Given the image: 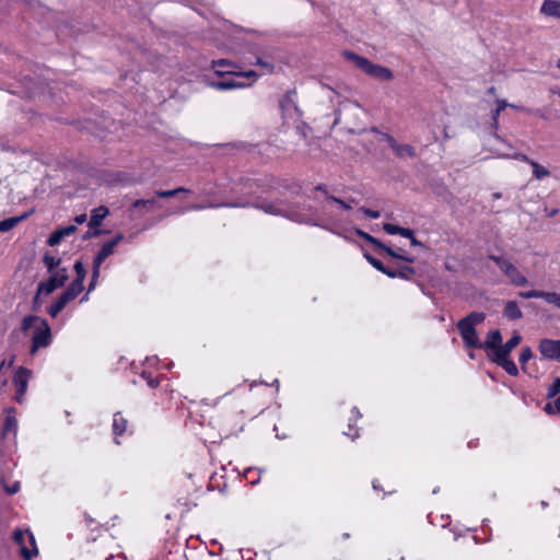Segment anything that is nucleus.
<instances>
[{"instance_id":"nucleus-35","label":"nucleus","mask_w":560,"mask_h":560,"mask_svg":"<svg viewBox=\"0 0 560 560\" xmlns=\"http://www.w3.org/2000/svg\"><path fill=\"white\" fill-rule=\"evenodd\" d=\"M252 63L264 68L266 70V73H271L275 70V66L271 62L266 61L260 57H256L255 61H253Z\"/></svg>"},{"instance_id":"nucleus-13","label":"nucleus","mask_w":560,"mask_h":560,"mask_svg":"<svg viewBox=\"0 0 560 560\" xmlns=\"http://www.w3.org/2000/svg\"><path fill=\"white\" fill-rule=\"evenodd\" d=\"M80 293L68 287V289L52 303L48 308V314L51 317H56L66 305L74 300Z\"/></svg>"},{"instance_id":"nucleus-34","label":"nucleus","mask_w":560,"mask_h":560,"mask_svg":"<svg viewBox=\"0 0 560 560\" xmlns=\"http://www.w3.org/2000/svg\"><path fill=\"white\" fill-rule=\"evenodd\" d=\"M61 259L60 258H55L48 254H46L44 256V264L45 266L47 267L48 271L49 272H52V270L59 266Z\"/></svg>"},{"instance_id":"nucleus-25","label":"nucleus","mask_w":560,"mask_h":560,"mask_svg":"<svg viewBox=\"0 0 560 560\" xmlns=\"http://www.w3.org/2000/svg\"><path fill=\"white\" fill-rule=\"evenodd\" d=\"M127 419L120 413L116 412L113 419V432L115 435H121L127 429Z\"/></svg>"},{"instance_id":"nucleus-17","label":"nucleus","mask_w":560,"mask_h":560,"mask_svg":"<svg viewBox=\"0 0 560 560\" xmlns=\"http://www.w3.org/2000/svg\"><path fill=\"white\" fill-rule=\"evenodd\" d=\"M73 268H74V271H75V278L70 283L69 287L71 289H73L74 291L81 293L82 290H83V282H84L85 276H86V270H85L84 265L80 260H77L74 262Z\"/></svg>"},{"instance_id":"nucleus-5","label":"nucleus","mask_w":560,"mask_h":560,"mask_svg":"<svg viewBox=\"0 0 560 560\" xmlns=\"http://www.w3.org/2000/svg\"><path fill=\"white\" fill-rule=\"evenodd\" d=\"M215 73L218 75H221L222 79L218 81H209L208 85L214 90L218 91H229V90H235V89H244L249 86V83H245L244 81L240 80L238 77L235 75L236 72H226L228 77H223V72L220 70H215Z\"/></svg>"},{"instance_id":"nucleus-55","label":"nucleus","mask_w":560,"mask_h":560,"mask_svg":"<svg viewBox=\"0 0 560 560\" xmlns=\"http://www.w3.org/2000/svg\"><path fill=\"white\" fill-rule=\"evenodd\" d=\"M85 220H86V215L85 214L77 215L75 219H74L75 223H78V224H82L83 222H85Z\"/></svg>"},{"instance_id":"nucleus-31","label":"nucleus","mask_w":560,"mask_h":560,"mask_svg":"<svg viewBox=\"0 0 560 560\" xmlns=\"http://www.w3.org/2000/svg\"><path fill=\"white\" fill-rule=\"evenodd\" d=\"M259 208L266 213L273 215H282L283 212V209H281L279 205L272 202L261 203Z\"/></svg>"},{"instance_id":"nucleus-20","label":"nucleus","mask_w":560,"mask_h":560,"mask_svg":"<svg viewBox=\"0 0 560 560\" xmlns=\"http://www.w3.org/2000/svg\"><path fill=\"white\" fill-rule=\"evenodd\" d=\"M15 410L13 408L7 409V416L3 423V433L8 434L13 432L14 434L18 431V420L14 415Z\"/></svg>"},{"instance_id":"nucleus-46","label":"nucleus","mask_w":560,"mask_h":560,"mask_svg":"<svg viewBox=\"0 0 560 560\" xmlns=\"http://www.w3.org/2000/svg\"><path fill=\"white\" fill-rule=\"evenodd\" d=\"M360 211L363 212L366 217L372 218V219H377L381 215V213L378 211L371 210V209L364 208V207H361Z\"/></svg>"},{"instance_id":"nucleus-8","label":"nucleus","mask_w":560,"mask_h":560,"mask_svg":"<svg viewBox=\"0 0 560 560\" xmlns=\"http://www.w3.org/2000/svg\"><path fill=\"white\" fill-rule=\"evenodd\" d=\"M124 240V235L121 233H118L113 240L106 242L103 244L101 249L97 252L96 256L93 259V266L95 269V276H100V269L103 261L110 256L115 247Z\"/></svg>"},{"instance_id":"nucleus-48","label":"nucleus","mask_w":560,"mask_h":560,"mask_svg":"<svg viewBox=\"0 0 560 560\" xmlns=\"http://www.w3.org/2000/svg\"><path fill=\"white\" fill-rule=\"evenodd\" d=\"M399 235L410 240L413 236V231L411 229L400 228Z\"/></svg>"},{"instance_id":"nucleus-47","label":"nucleus","mask_w":560,"mask_h":560,"mask_svg":"<svg viewBox=\"0 0 560 560\" xmlns=\"http://www.w3.org/2000/svg\"><path fill=\"white\" fill-rule=\"evenodd\" d=\"M380 272H382L393 279L397 278V275H396L397 269H392V268H387L384 266V270H381Z\"/></svg>"},{"instance_id":"nucleus-10","label":"nucleus","mask_w":560,"mask_h":560,"mask_svg":"<svg viewBox=\"0 0 560 560\" xmlns=\"http://www.w3.org/2000/svg\"><path fill=\"white\" fill-rule=\"evenodd\" d=\"M28 537L32 545H35V538L33 536L32 533H30L28 530H21V529H16L14 530L13 533V539L14 541L20 545L21 547V553L23 556V558L25 560H31L34 556L37 555V549L34 548L33 551H31L30 549H27L24 545V541H25V538Z\"/></svg>"},{"instance_id":"nucleus-40","label":"nucleus","mask_w":560,"mask_h":560,"mask_svg":"<svg viewBox=\"0 0 560 560\" xmlns=\"http://www.w3.org/2000/svg\"><path fill=\"white\" fill-rule=\"evenodd\" d=\"M533 358V352L530 348L526 347L522 349V352L520 354V363L524 365L526 362H528Z\"/></svg>"},{"instance_id":"nucleus-54","label":"nucleus","mask_w":560,"mask_h":560,"mask_svg":"<svg viewBox=\"0 0 560 560\" xmlns=\"http://www.w3.org/2000/svg\"><path fill=\"white\" fill-rule=\"evenodd\" d=\"M508 107H511V108H514V109H520V110H524L526 113H532V110L529 108H525V107H522V106H517L515 104H510L508 105Z\"/></svg>"},{"instance_id":"nucleus-23","label":"nucleus","mask_w":560,"mask_h":560,"mask_svg":"<svg viewBox=\"0 0 560 560\" xmlns=\"http://www.w3.org/2000/svg\"><path fill=\"white\" fill-rule=\"evenodd\" d=\"M491 360L501 368H503L508 374L512 376H516L518 374V369L516 364L512 360H510L509 357L504 359L492 358Z\"/></svg>"},{"instance_id":"nucleus-15","label":"nucleus","mask_w":560,"mask_h":560,"mask_svg":"<svg viewBox=\"0 0 560 560\" xmlns=\"http://www.w3.org/2000/svg\"><path fill=\"white\" fill-rule=\"evenodd\" d=\"M77 231V225H68V226H62V228H59L57 230H55L50 236L48 237L47 240V244L49 246H56L58 244H60V242L66 237V236H70L71 234H73L74 232Z\"/></svg>"},{"instance_id":"nucleus-51","label":"nucleus","mask_w":560,"mask_h":560,"mask_svg":"<svg viewBox=\"0 0 560 560\" xmlns=\"http://www.w3.org/2000/svg\"><path fill=\"white\" fill-rule=\"evenodd\" d=\"M383 139L388 143L390 148L397 142L390 135L383 133Z\"/></svg>"},{"instance_id":"nucleus-33","label":"nucleus","mask_w":560,"mask_h":560,"mask_svg":"<svg viewBox=\"0 0 560 560\" xmlns=\"http://www.w3.org/2000/svg\"><path fill=\"white\" fill-rule=\"evenodd\" d=\"M186 191H188V190L185 189L184 187H178V188L172 189V190H156L155 195L159 198H171V197H175L179 192H186Z\"/></svg>"},{"instance_id":"nucleus-64","label":"nucleus","mask_w":560,"mask_h":560,"mask_svg":"<svg viewBox=\"0 0 560 560\" xmlns=\"http://www.w3.org/2000/svg\"><path fill=\"white\" fill-rule=\"evenodd\" d=\"M536 115H538L540 118H544V119H547L545 115L540 114L539 110H536L535 112Z\"/></svg>"},{"instance_id":"nucleus-12","label":"nucleus","mask_w":560,"mask_h":560,"mask_svg":"<svg viewBox=\"0 0 560 560\" xmlns=\"http://www.w3.org/2000/svg\"><path fill=\"white\" fill-rule=\"evenodd\" d=\"M80 293L68 287V289L52 303L48 308V314L51 317H56L66 305L74 300Z\"/></svg>"},{"instance_id":"nucleus-49","label":"nucleus","mask_w":560,"mask_h":560,"mask_svg":"<svg viewBox=\"0 0 560 560\" xmlns=\"http://www.w3.org/2000/svg\"><path fill=\"white\" fill-rule=\"evenodd\" d=\"M95 275H96L95 273V269L93 268L92 278H91V282L89 284L88 292H91L95 288V285H96L97 278L100 276H95Z\"/></svg>"},{"instance_id":"nucleus-41","label":"nucleus","mask_w":560,"mask_h":560,"mask_svg":"<svg viewBox=\"0 0 560 560\" xmlns=\"http://www.w3.org/2000/svg\"><path fill=\"white\" fill-rule=\"evenodd\" d=\"M235 75L238 77L240 80L246 78L256 81L259 78V74L254 70L236 72Z\"/></svg>"},{"instance_id":"nucleus-1","label":"nucleus","mask_w":560,"mask_h":560,"mask_svg":"<svg viewBox=\"0 0 560 560\" xmlns=\"http://www.w3.org/2000/svg\"><path fill=\"white\" fill-rule=\"evenodd\" d=\"M34 329L32 336L31 354H35L40 348H46L51 342V331L46 319L38 316L28 315L22 320L21 329L26 332Z\"/></svg>"},{"instance_id":"nucleus-26","label":"nucleus","mask_w":560,"mask_h":560,"mask_svg":"<svg viewBox=\"0 0 560 560\" xmlns=\"http://www.w3.org/2000/svg\"><path fill=\"white\" fill-rule=\"evenodd\" d=\"M384 252L388 256H390L392 258H395V259H400V260H404V261L409 262V264H412L415 261V257L413 256L405 254L401 249H397L396 250V249H394V248H392V247L386 245Z\"/></svg>"},{"instance_id":"nucleus-28","label":"nucleus","mask_w":560,"mask_h":560,"mask_svg":"<svg viewBox=\"0 0 560 560\" xmlns=\"http://www.w3.org/2000/svg\"><path fill=\"white\" fill-rule=\"evenodd\" d=\"M529 165L533 168V175L536 179L541 180L550 175V172L545 166L540 165L536 161H530Z\"/></svg>"},{"instance_id":"nucleus-63","label":"nucleus","mask_w":560,"mask_h":560,"mask_svg":"<svg viewBox=\"0 0 560 560\" xmlns=\"http://www.w3.org/2000/svg\"><path fill=\"white\" fill-rule=\"evenodd\" d=\"M352 412H355L357 418L361 417L359 410L355 407L352 409Z\"/></svg>"},{"instance_id":"nucleus-9","label":"nucleus","mask_w":560,"mask_h":560,"mask_svg":"<svg viewBox=\"0 0 560 560\" xmlns=\"http://www.w3.org/2000/svg\"><path fill=\"white\" fill-rule=\"evenodd\" d=\"M538 349L545 359L560 361V340L541 339Z\"/></svg>"},{"instance_id":"nucleus-30","label":"nucleus","mask_w":560,"mask_h":560,"mask_svg":"<svg viewBox=\"0 0 560 560\" xmlns=\"http://www.w3.org/2000/svg\"><path fill=\"white\" fill-rule=\"evenodd\" d=\"M396 275H397V278H400L404 280H410L416 275V270L413 267L405 265V266H400L397 269Z\"/></svg>"},{"instance_id":"nucleus-53","label":"nucleus","mask_w":560,"mask_h":560,"mask_svg":"<svg viewBox=\"0 0 560 560\" xmlns=\"http://www.w3.org/2000/svg\"><path fill=\"white\" fill-rule=\"evenodd\" d=\"M19 490H20V485H19V482H16L11 488H8L7 492L9 494H13V493L18 492Z\"/></svg>"},{"instance_id":"nucleus-6","label":"nucleus","mask_w":560,"mask_h":560,"mask_svg":"<svg viewBox=\"0 0 560 560\" xmlns=\"http://www.w3.org/2000/svg\"><path fill=\"white\" fill-rule=\"evenodd\" d=\"M67 280H68L67 269L61 268V269L57 270L52 276H50L48 278V280L39 283L38 289H37V294L35 296V302L38 299V294L44 293L46 295H49L56 289L63 287Z\"/></svg>"},{"instance_id":"nucleus-32","label":"nucleus","mask_w":560,"mask_h":560,"mask_svg":"<svg viewBox=\"0 0 560 560\" xmlns=\"http://www.w3.org/2000/svg\"><path fill=\"white\" fill-rule=\"evenodd\" d=\"M509 103L505 100H497V108L492 112L491 118L494 127L498 126L499 115L508 107Z\"/></svg>"},{"instance_id":"nucleus-60","label":"nucleus","mask_w":560,"mask_h":560,"mask_svg":"<svg viewBox=\"0 0 560 560\" xmlns=\"http://www.w3.org/2000/svg\"><path fill=\"white\" fill-rule=\"evenodd\" d=\"M488 94L494 95L495 94V88L491 86L488 89Z\"/></svg>"},{"instance_id":"nucleus-24","label":"nucleus","mask_w":560,"mask_h":560,"mask_svg":"<svg viewBox=\"0 0 560 560\" xmlns=\"http://www.w3.org/2000/svg\"><path fill=\"white\" fill-rule=\"evenodd\" d=\"M503 314L509 319H518L523 316V313L515 301H509L505 304Z\"/></svg>"},{"instance_id":"nucleus-2","label":"nucleus","mask_w":560,"mask_h":560,"mask_svg":"<svg viewBox=\"0 0 560 560\" xmlns=\"http://www.w3.org/2000/svg\"><path fill=\"white\" fill-rule=\"evenodd\" d=\"M485 318V313L470 312L467 316L457 322V329L466 348L481 349V341L478 337L476 326L480 325Z\"/></svg>"},{"instance_id":"nucleus-44","label":"nucleus","mask_w":560,"mask_h":560,"mask_svg":"<svg viewBox=\"0 0 560 560\" xmlns=\"http://www.w3.org/2000/svg\"><path fill=\"white\" fill-rule=\"evenodd\" d=\"M221 31L225 32V33H240L243 30L240 26H237V25L224 22L223 28Z\"/></svg>"},{"instance_id":"nucleus-29","label":"nucleus","mask_w":560,"mask_h":560,"mask_svg":"<svg viewBox=\"0 0 560 560\" xmlns=\"http://www.w3.org/2000/svg\"><path fill=\"white\" fill-rule=\"evenodd\" d=\"M357 234L362 237L363 240H365L368 243L376 246L377 248L382 249L383 252L385 250V247L386 245L383 244L382 242H380L377 238H375L374 236L370 235L369 233L362 231V230H357Z\"/></svg>"},{"instance_id":"nucleus-56","label":"nucleus","mask_w":560,"mask_h":560,"mask_svg":"<svg viewBox=\"0 0 560 560\" xmlns=\"http://www.w3.org/2000/svg\"><path fill=\"white\" fill-rule=\"evenodd\" d=\"M410 244H411L412 246H423V244H422L420 241H418V240L415 237V235L410 238Z\"/></svg>"},{"instance_id":"nucleus-21","label":"nucleus","mask_w":560,"mask_h":560,"mask_svg":"<svg viewBox=\"0 0 560 560\" xmlns=\"http://www.w3.org/2000/svg\"><path fill=\"white\" fill-rule=\"evenodd\" d=\"M108 213V209L103 206L94 209L90 217L89 226L92 229L97 228L102 223V221L107 217Z\"/></svg>"},{"instance_id":"nucleus-37","label":"nucleus","mask_w":560,"mask_h":560,"mask_svg":"<svg viewBox=\"0 0 560 560\" xmlns=\"http://www.w3.org/2000/svg\"><path fill=\"white\" fill-rule=\"evenodd\" d=\"M282 217H285L288 218L289 220L291 221H294V222H298V223H304L306 222L304 219H303V215L295 212V211H287V210H283L282 212Z\"/></svg>"},{"instance_id":"nucleus-58","label":"nucleus","mask_w":560,"mask_h":560,"mask_svg":"<svg viewBox=\"0 0 560 560\" xmlns=\"http://www.w3.org/2000/svg\"><path fill=\"white\" fill-rule=\"evenodd\" d=\"M206 206H201V205H192V206H189L187 209L188 210H201V209H205Z\"/></svg>"},{"instance_id":"nucleus-4","label":"nucleus","mask_w":560,"mask_h":560,"mask_svg":"<svg viewBox=\"0 0 560 560\" xmlns=\"http://www.w3.org/2000/svg\"><path fill=\"white\" fill-rule=\"evenodd\" d=\"M489 259L500 268L513 285L525 287L528 284L527 278L510 259L498 255H489Z\"/></svg>"},{"instance_id":"nucleus-36","label":"nucleus","mask_w":560,"mask_h":560,"mask_svg":"<svg viewBox=\"0 0 560 560\" xmlns=\"http://www.w3.org/2000/svg\"><path fill=\"white\" fill-rule=\"evenodd\" d=\"M544 409L549 415L560 413V397L556 399L553 402L546 404Z\"/></svg>"},{"instance_id":"nucleus-38","label":"nucleus","mask_w":560,"mask_h":560,"mask_svg":"<svg viewBox=\"0 0 560 560\" xmlns=\"http://www.w3.org/2000/svg\"><path fill=\"white\" fill-rule=\"evenodd\" d=\"M560 393V377H557L553 383L548 387L547 397H555Z\"/></svg>"},{"instance_id":"nucleus-7","label":"nucleus","mask_w":560,"mask_h":560,"mask_svg":"<svg viewBox=\"0 0 560 560\" xmlns=\"http://www.w3.org/2000/svg\"><path fill=\"white\" fill-rule=\"evenodd\" d=\"M31 376H32V371L26 368H23V366H20L14 374L13 383H14L15 389H16L15 390V400L19 404H22L24 401V396L26 394L27 384H28Z\"/></svg>"},{"instance_id":"nucleus-62","label":"nucleus","mask_w":560,"mask_h":560,"mask_svg":"<svg viewBox=\"0 0 560 560\" xmlns=\"http://www.w3.org/2000/svg\"><path fill=\"white\" fill-rule=\"evenodd\" d=\"M501 196H502V195H501V192H494V194L492 195V198H493V199H500V198H501Z\"/></svg>"},{"instance_id":"nucleus-27","label":"nucleus","mask_w":560,"mask_h":560,"mask_svg":"<svg viewBox=\"0 0 560 560\" xmlns=\"http://www.w3.org/2000/svg\"><path fill=\"white\" fill-rule=\"evenodd\" d=\"M26 217V214L24 215H21V217H11V218H8V219H4L2 221H0V232L4 233V232H9L11 231L12 229H14L24 218Z\"/></svg>"},{"instance_id":"nucleus-50","label":"nucleus","mask_w":560,"mask_h":560,"mask_svg":"<svg viewBox=\"0 0 560 560\" xmlns=\"http://www.w3.org/2000/svg\"><path fill=\"white\" fill-rule=\"evenodd\" d=\"M513 159H515V160H521V161H523V162H525V163H527V164H529V163H530V161H533L532 159H529L527 155H525V154H523V153H515V154L513 155Z\"/></svg>"},{"instance_id":"nucleus-43","label":"nucleus","mask_w":560,"mask_h":560,"mask_svg":"<svg viewBox=\"0 0 560 560\" xmlns=\"http://www.w3.org/2000/svg\"><path fill=\"white\" fill-rule=\"evenodd\" d=\"M400 228L401 226H398V225H395V224H392V223H384L383 224V230L389 234V235H396V234H399L400 232Z\"/></svg>"},{"instance_id":"nucleus-18","label":"nucleus","mask_w":560,"mask_h":560,"mask_svg":"<svg viewBox=\"0 0 560 560\" xmlns=\"http://www.w3.org/2000/svg\"><path fill=\"white\" fill-rule=\"evenodd\" d=\"M502 336L499 329L489 331L485 342H481V349L491 350V358L495 354L497 349L500 347Z\"/></svg>"},{"instance_id":"nucleus-42","label":"nucleus","mask_w":560,"mask_h":560,"mask_svg":"<svg viewBox=\"0 0 560 560\" xmlns=\"http://www.w3.org/2000/svg\"><path fill=\"white\" fill-rule=\"evenodd\" d=\"M156 205L155 199H137L133 203V208H140V207H153Z\"/></svg>"},{"instance_id":"nucleus-16","label":"nucleus","mask_w":560,"mask_h":560,"mask_svg":"<svg viewBox=\"0 0 560 560\" xmlns=\"http://www.w3.org/2000/svg\"><path fill=\"white\" fill-rule=\"evenodd\" d=\"M539 12L546 18L560 20V0H544Z\"/></svg>"},{"instance_id":"nucleus-52","label":"nucleus","mask_w":560,"mask_h":560,"mask_svg":"<svg viewBox=\"0 0 560 560\" xmlns=\"http://www.w3.org/2000/svg\"><path fill=\"white\" fill-rule=\"evenodd\" d=\"M315 190L324 192L327 198H328V196H330L328 190H327V187L325 185H323V184L317 185L315 187Z\"/></svg>"},{"instance_id":"nucleus-3","label":"nucleus","mask_w":560,"mask_h":560,"mask_svg":"<svg viewBox=\"0 0 560 560\" xmlns=\"http://www.w3.org/2000/svg\"><path fill=\"white\" fill-rule=\"evenodd\" d=\"M342 56L345 57V59L351 61L357 68L362 70L364 73L376 80L390 81L394 78V74L390 69L383 67L381 65L373 63L365 57L359 56L351 50H343Z\"/></svg>"},{"instance_id":"nucleus-19","label":"nucleus","mask_w":560,"mask_h":560,"mask_svg":"<svg viewBox=\"0 0 560 560\" xmlns=\"http://www.w3.org/2000/svg\"><path fill=\"white\" fill-rule=\"evenodd\" d=\"M521 340H522V338L520 335H517V334L514 335L503 346L500 345V347L497 349L495 354L492 358H499V359L508 358L510 355L511 351L520 345Z\"/></svg>"},{"instance_id":"nucleus-61","label":"nucleus","mask_w":560,"mask_h":560,"mask_svg":"<svg viewBox=\"0 0 560 560\" xmlns=\"http://www.w3.org/2000/svg\"><path fill=\"white\" fill-rule=\"evenodd\" d=\"M557 213H558V209H552V210L548 213V217H555Z\"/></svg>"},{"instance_id":"nucleus-57","label":"nucleus","mask_w":560,"mask_h":560,"mask_svg":"<svg viewBox=\"0 0 560 560\" xmlns=\"http://www.w3.org/2000/svg\"><path fill=\"white\" fill-rule=\"evenodd\" d=\"M228 63H229V62H228V60H225V59H220V60H218V61H213V68H215L217 66H225V65H228Z\"/></svg>"},{"instance_id":"nucleus-22","label":"nucleus","mask_w":560,"mask_h":560,"mask_svg":"<svg viewBox=\"0 0 560 560\" xmlns=\"http://www.w3.org/2000/svg\"><path fill=\"white\" fill-rule=\"evenodd\" d=\"M392 150L395 152V154L398 156V158H405V156H409V158H415L416 156V150L412 145L410 144H401V143H398L396 142Z\"/></svg>"},{"instance_id":"nucleus-11","label":"nucleus","mask_w":560,"mask_h":560,"mask_svg":"<svg viewBox=\"0 0 560 560\" xmlns=\"http://www.w3.org/2000/svg\"><path fill=\"white\" fill-rule=\"evenodd\" d=\"M80 293L68 287V289L52 303L48 308V314L51 317H56L66 305L74 300Z\"/></svg>"},{"instance_id":"nucleus-45","label":"nucleus","mask_w":560,"mask_h":560,"mask_svg":"<svg viewBox=\"0 0 560 560\" xmlns=\"http://www.w3.org/2000/svg\"><path fill=\"white\" fill-rule=\"evenodd\" d=\"M328 200L330 201H334L336 203H338L343 210H349L351 209V205L348 203L347 201H343L335 196H328Z\"/></svg>"},{"instance_id":"nucleus-39","label":"nucleus","mask_w":560,"mask_h":560,"mask_svg":"<svg viewBox=\"0 0 560 560\" xmlns=\"http://www.w3.org/2000/svg\"><path fill=\"white\" fill-rule=\"evenodd\" d=\"M364 258L369 261V264H371L376 270L381 271V270H384V264L376 259L375 257H373L372 255L365 253L364 254Z\"/></svg>"},{"instance_id":"nucleus-14","label":"nucleus","mask_w":560,"mask_h":560,"mask_svg":"<svg viewBox=\"0 0 560 560\" xmlns=\"http://www.w3.org/2000/svg\"><path fill=\"white\" fill-rule=\"evenodd\" d=\"M518 295L523 299H542L547 303L553 304L556 307L560 308V294L556 292L530 290L520 292Z\"/></svg>"},{"instance_id":"nucleus-59","label":"nucleus","mask_w":560,"mask_h":560,"mask_svg":"<svg viewBox=\"0 0 560 560\" xmlns=\"http://www.w3.org/2000/svg\"><path fill=\"white\" fill-rule=\"evenodd\" d=\"M148 384H149L150 387L154 388V387H158L159 381L151 378V380L148 381Z\"/></svg>"}]
</instances>
